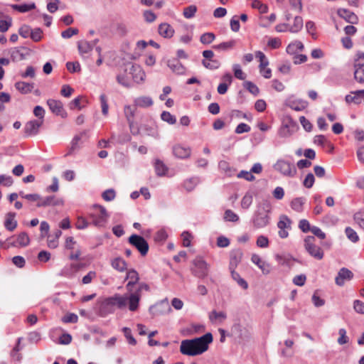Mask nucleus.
<instances>
[{
  "instance_id": "obj_63",
  "label": "nucleus",
  "mask_w": 364,
  "mask_h": 364,
  "mask_svg": "<svg viewBox=\"0 0 364 364\" xmlns=\"http://www.w3.org/2000/svg\"><path fill=\"white\" fill-rule=\"evenodd\" d=\"M314 181H315L314 176L313 175V173H309L305 177V178H304V180L303 181V185L306 188H311L313 186V185L314 183Z\"/></svg>"
},
{
  "instance_id": "obj_8",
  "label": "nucleus",
  "mask_w": 364,
  "mask_h": 364,
  "mask_svg": "<svg viewBox=\"0 0 364 364\" xmlns=\"http://www.w3.org/2000/svg\"><path fill=\"white\" fill-rule=\"evenodd\" d=\"M274 168L282 176L293 178L296 175L297 170L293 161L286 159H278L274 165Z\"/></svg>"
},
{
  "instance_id": "obj_28",
  "label": "nucleus",
  "mask_w": 364,
  "mask_h": 364,
  "mask_svg": "<svg viewBox=\"0 0 364 364\" xmlns=\"http://www.w3.org/2000/svg\"><path fill=\"white\" fill-rule=\"evenodd\" d=\"M131 73L132 74V77L134 82L139 83L144 80L146 75L139 65H132L131 68Z\"/></svg>"
},
{
  "instance_id": "obj_30",
  "label": "nucleus",
  "mask_w": 364,
  "mask_h": 364,
  "mask_svg": "<svg viewBox=\"0 0 364 364\" xmlns=\"http://www.w3.org/2000/svg\"><path fill=\"white\" fill-rule=\"evenodd\" d=\"M159 33L164 38H171L174 34V29L168 23H163L159 26Z\"/></svg>"
},
{
  "instance_id": "obj_13",
  "label": "nucleus",
  "mask_w": 364,
  "mask_h": 364,
  "mask_svg": "<svg viewBox=\"0 0 364 364\" xmlns=\"http://www.w3.org/2000/svg\"><path fill=\"white\" fill-rule=\"evenodd\" d=\"M284 105L291 109L299 112L305 109L308 107V102L291 95L286 99Z\"/></svg>"
},
{
  "instance_id": "obj_41",
  "label": "nucleus",
  "mask_w": 364,
  "mask_h": 364,
  "mask_svg": "<svg viewBox=\"0 0 364 364\" xmlns=\"http://www.w3.org/2000/svg\"><path fill=\"white\" fill-rule=\"evenodd\" d=\"M78 50L81 55L89 53L93 48V45L88 41H81L78 42Z\"/></svg>"
},
{
  "instance_id": "obj_56",
  "label": "nucleus",
  "mask_w": 364,
  "mask_h": 364,
  "mask_svg": "<svg viewBox=\"0 0 364 364\" xmlns=\"http://www.w3.org/2000/svg\"><path fill=\"white\" fill-rule=\"evenodd\" d=\"M168 237V235L165 230L161 229L158 230L154 235V240L156 242H164Z\"/></svg>"
},
{
  "instance_id": "obj_50",
  "label": "nucleus",
  "mask_w": 364,
  "mask_h": 364,
  "mask_svg": "<svg viewBox=\"0 0 364 364\" xmlns=\"http://www.w3.org/2000/svg\"><path fill=\"white\" fill-rule=\"evenodd\" d=\"M100 101L102 108V113L103 115L107 116L108 114L109 105L107 103V97L105 94H102L100 96Z\"/></svg>"
},
{
  "instance_id": "obj_24",
  "label": "nucleus",
  "mask_w": 364,
  "mask_h": 364,
  "mask_svg": "<svg viewBox=\"0 0 364 364\" xmlns=\"http://www.w3.org/2000/svg\"><path fill=\"white\" fill-rule=\"evenodd\" d=\"M251 261L261 269L264 274H268L270 272L269 264L263 261L258 255L253 254L251 257Z\"/></svg>"
},
{
  "instance_id": "obj_21",
  "label": "nucleus",
  "mask_w": 364,
  "mask_h": 364,
  "mask_svg": "<svg viewBox=\"0 0 364 364\" xmlns=\"http://www.w3.org/2000/svg\"><path fill=\"white\" fill-rule=\"evenodd\" d=\"M191 149L188 146H183L180 144H176L173 146V154L178 159H184L191 156Z\"/></svg>"
},
{
  "instance_id": "obj_49",
  "label": "nucleus",
  "mask_w": 364,
  "mask_h": 364,
  "mask_svg": "<svg viewBox=\"0 0 364 364\" xmlns=\"http://www.w3.org/2000/svg\"><path fill=\"white\" fill-rule=\"evenodd\" d=\"M12 25V18L7 16L6 19L0 20V32L4 33L9 30Z\"/></svg>"
},
{
  "instance_id": "obj_34",
  "label": "nucleus",
  "mask_w": 364,
  "mask_h": 364,
  "mask_svg": "<svg viewBox=\"0 0 364 364\" xmlns=\"http://www.w3.org/2000/svg\"><path fill=\"white\" fill-rule=\"evenodd\" d=\"M303 49L304 44L299 41H296L288 45L287 47V52L289 54L294 55L299 50H302Z\"/></svg>"
},
{
  "instance_id": "obj_64",
  "label": "nucleus",
  "mask_w": 364,
  "mask_h": 364,
  "mask_svg": "<svg viewBox=\"0 0 364 364\" xmlns=\"http://www.w3.org/2000/svg\"><path fill=\"white\" fill-rule=\"evenodd\" d=\"M355 223L364 230V211H359L354 215Z\"/></svg>"
},
{
  "instance_id": "obj_15",
  "label": "nucleus",
  "mask_w": 364,
  "mask_h": 364,
  "mask_svg": "<svg viewBox=\"0 0 364 364\" xmlns=\"http://www.w3.org/2000/svg\"><path fill=\"white\" fill-rule=\"evenodd\" d=\"M353 276V273L350 269L342 267L335 278V283L339 287H343L345 282L351 280Z\"/></svg>"
},
{
  "instance_id": "obj_51",
  "label": "nucleus",
  "mask_w": 364,
  "mask_h": 364,
  "mask_svg": "<svg viewBox=\"0 0 364 364\" xmlns=\"http://www.w3.org/2000/svg\"><path fill=\"white\" fill-rule=\"evenodd\" d=\"M161 118L163 121L168 123L169 124H174L176 122V117L172 115L169 112H162Z\"/></svg>"
},
{
  "instance_id": "obj_62",
  "label": "nucleus",
  "mask_w": 364,
  "mask_h": 364,
  "mask_svg": "<svg viewBox=\"0 0 364 364\" xmlns=\"http://www.w3.org/2000/svg\"><path fill=\"white\" fill-rule=\"evenodd\" d=\"M256 244L260 248H267L269 246V240L266 236L259 235L257 237Z\"/></svg>"
},
{
  "instance_id": "obj_46",
  "label": "nucleus",
  "mask_w": 364,
  "mask_h": 364,
  "mask_svg": "<svg viewBox=\"0 0 364 364\" xmlns=\"http://www.w3.org/2000/svg\"><path fill=\"white\" fill-rule=\"evenodd\" d=\"M255 56L259 60V70L264 69L265 67H267L269 65V60L266 58L265 55L262 51H257L255 53Z\"/></svg>"
},
{
  "instance_id": "obj_54",
  "label": "nucleus",
  "mask_w": 364,
  "mask_h": 364,
  "mask_svg": "<svg viewBox=\"0 0 364 364\" xmlns=\"http://www.w3.org/2000/svg\"><path fill=\"white\" fill-rule=\"evenodd\" d=\"M102 197L105 201H112L116 197V192L113 188L105 190L102 193Z\"/></svg>"
},
{
  "instance_id": "obj_20",
  "label": "nucleus",
  "mask_w": 364,
  "mask_h": 364,
  "mask_svg": "<svg viewBox=\"0 0 364 364\" xmlns=\"http://www.w3.org/2000/svg\"><path fill=\"white\" fill-rule=\"evenodd\" d=\"M63 204V200L55 196H48L45 198L41 197V200L37 203V207L56 206Z\"/></svg>"
},
{
  "instance_id": "obj_1",
  "label": "nucleus",
  "mask_w": 364,
  "mask_h": 364,
  "mask_svg": "<svg viewBox=\"0 0 364 364\" xmlns=\"http://www.w3.org/2000/svg\"><path fill=\"white\" fill-rule=\"evenodd\" d=\"M139 304L131 306L130 299L126 294H114L113 296L104 299L99 308V312L101 316H106L114 313L115 310H124L127 309L132 312L136 311L139 308Z\"/></svg>"
},
{
  "instance_id": "obj_11",
  "label": "nucleus",
  "mask_w": 364,
  "mask_h": 364,
  "mask_svg": "<svg viewBox=\"0 0 364 364\" xmlns=\"http://www.w3.org/2000/svg\"><path fill=\"white\" fill-rule=\"evenodd\" d=\"M128 241L139 252L141 256H146L147 255L149 246L143 237L133 234L129 237Z\"/></svg>"
},
{
  "instance_id": "obj_43",
  "label": "nucleus",
  "mask_w": 364,
  "mask_h": 364,
  "mask_svg": "<svg viewBox=\"0 0 364 364\" xmlns=\"http://www.w3.org/2000/svg\"><path fill=\"white\" fill-rule=\"evenodd\" d=\"M124 111L129 126L132 129L134 124V109L130 105H126Z\"/></svg>"
},
{
  "instance_id": "obj_32",
  "label": "nucleus",
  "mask_w": 364,
  "mask_h": 364,
  "mask_svg": "<svg viewBox=\"0 0 364 364\" xmlns=\"http://www.w3.org/2000/svg\"><path fill=\"white\" fill-rule=\"evenodd\" d=\"M306 199L304 197H298L294 198L291 201V208L296 212L301 213L304 210V205L305 204Z\"/></svg>"
},
{
  "instance_id": "obj_9",
  "label": "nucleus",
  "mask_w": 364,
  "mask_h": 364,
  "mask_svg": "<svg viewBox=\"0 0 364 364\" xmlns=\"http://www.w3.org/2000/svg\"><path fill=\"white\" fill-rule=\"evenodd\" d=\"M298 128V125L291 117L284 118L282 124L278 130V135L282 138L291 136Z\"/></svg>"
},
{
  "instance_id": "obj_12",
  "label": "nucleus",
  "mask_w": 364,
  "mask_h": 364,
  "mask_svg": "<svg viewBox=\"0 0 364 364\" xmlns=\"http://www.w3.org/2000/svg\"><path fill=\"white\" fill-rule=\"evenodd\" d=\"M171 311L167 299H164L149 308V312L154 316L169 314Z\"/></svg>"
},
{
  "instance_id": "obj_6",
  "label": "nucleus",
  "mask_w": 364,
  "mask_h": 364,
  "mask_svg": "<svg viewBox=\"0 0 364 364\" xmlns=\"http://www.w3.org/2000/svg\"><path fill=\"white\" fill-rule=\"evenodd\" d=\"M353 77L355 80L364 84V52L357 51L353 58Z\"/></svg>"
},
{
  "instance_id": "obj_26",
  "label": "nucleus",
  "mask_w": 364,
  "mask_h": 364,
  "mask_svg": "<svg viewBox=\"0 0 364 364\" xmlns=\"http://www.w3.org/2000/svg\"><path fill=\"white\" fill-rule=\"evenodd\" d=\"M16 214L9 212L6 215L4 221V227L9 231H14L17 227V221L15 220Z\"/></svg>"
},
{
  "instance_id": "obj_40",
  "label": "nucleus",
  "mask_w": 364,
  "mask_h": 364,
  "mask_svg": "<svg viewBox=\"0 0 364 364\" xmlns=\"http://www.w3.org/2000/svg\"><path fill=\"white\" fill-rule=\"evenodd\" d=\"M231 272L232 278L237 283V284L241 287L243 289H247L248 288L247 282L242 279L240 274L235 271V269H230Z\"/></svg>"
},
{
  "instance_id": "obj_2",
  "label": "nucleus",
  "mask_w": 364,
  "mask_h": 364,
  "mask_svg": "<svg viewBox=\"0 0 364 364\" xmlns=\"http://www.w3.org/2000/svg\"><path fill=\"white\" fill-rule=\"evenodd\" d=\"M125 279L129 280L125 287L127 290L125 294L129 296L131 306L136 305V304H140L141 292L142 291H149L150 290L149 286L144 282L139 283V274L135 269H129L127 272Z\"/></svg>"
},
{
  "instance_id": "obj_23",
  "label": "nucleus",
  "mask_w": 364,
  "mask_h": 364,
  "mask_svg": "<svg viewBox=\"0 0 364 364\" xmlns=\"http://www.w3.org/2000/svg\"><path fill=\"white\" fill-rule=\"evenodd\" d=\"M242 251L240 249L232 250L230 253V265L229 269H233L237 267L242 258Z\"/></svg>"
},
{
  "instance_id": "obj_29",
  "label": "nucleus",
  "mask_w": 364,
  "mask_h": 364,
  "mask_svg": "<svg viewBox=\"0 0 364 364\" xmlns=\"http://www.w3.org/2000/svg\"><path fill=\"white\" fill-rule=\"evenodd\" d=\"M85 134V132H83L77 135H75L70 143V147L69 149L68 152L65 155V156H67L68 155L73 154L76 151L79 150L80 148V142L82 138V136Z\"/></svg>"
},
{
  "instance_id": "obj_14",
  "label": "nucleus",
  "mask_w": 364,
  "mask_h": 364,
  "mask_svg": "<svg viewBox=\"0 0 364 364\" xmlns=\"http://www.w3.org/2000/svg\"><path fill=\"white\" fill-rule=\"evenodd\" d=\"M9 246L20 247L28 245L30 238L26 232H22L16 237H11L8 240Z\"/></svg>"
},
{
  "instance_id": "obj_37",
  "label": "nucleus",
  "mask_w": 364,
  "mask_h": 364,
  "mask_svg": "<svg viewBox=\"0 0 364 364\" xmlns=\"http://www.w3.org/2000/svg\"><path fill=\"white\" fill-rule=\"evenodd\" d=\"M15 87L21 93L26 94L32 91L33 88V84L25 82H17L15 84Z\"/></svg>"
},
{
  "instance_id": "obj_52",
  "label": "nucleus",
  "mask_w": 364,
  "mask_h": 364,
  "mask_svg": "<svg viewBox=\"0 0 364 364\" xmlns=\"http://www.w3.org/2000/svg\"><path fill=\"white\" fill-rule=\"evenodd\" d=\"M252 7L258 9L262 14H266L268 11V6L266 4H263L259 0H253Z\"/></svg>"
},
{
  "instance_id": "obj_22",
  "label": "nucleus",
  "mask_w": 364,
  "mask_h": 364,
  "mask_svg": "<svg viewBox=\"0 0 364 364\" xmlns=\"http://www.w3.org/2000/svg\"><path fill=\"white\" fill-rule=\"evenodd\" d=\"M337 13L341 18L351 24H356L358 22V16L348 9H339Z\"/></svg>"
},
{
  "instance_id": "obj_44",
  "label": "nucleus",
  "mask_w": 364,
  "mask_h": 364,
  "mask_svg": "<svg viewBox=\"0 0 364 364\" xmlns=\"http://www.w3.org/2000/svg\"><path fill=\"white\" fill-rule=\"evenodd\" d=\"M303 28V18L301 16H296L294 23L289 26V31L291 33H297Z\"/></svg>"
},
{
  "instance_id": "obj_57",
  "label": "nucleus",
  "mask_w": 364,
  "mask_h": 364,
  "mask_svg": "<svg viewBox=\"0 0 364 364\" xmlns=\"http://www.w3.org/2000/svg\"><path fill=\"white\" fill-rule=\"evenodd\" d=\"M244 86L250 93H252L255 96H257L259 92V88L257 87V86L252 82H250V81L245 82L244 83Z\"/></svg>"
},
{
  "instance_id": "obj_16",
  "label": "nucleus",
  "mask_w": 364,
  "mask_h": 364,
  "mask_svg": "<svg viewBox=\"0 0 364 364\" xmlns=\"http://www.w3.org/2000/svg\"><path fill=\"white\" fill-rule=\"evenodd\" d=\"M47 105L53 114L59 115L63 118L66 117L67 113L64 110L63 103L60 101L49 99L47 100Z\"/></svg>"
},
{
  "instance_id": "obj_45",
  "label": "nucleus",
  "mask_w": 364,
  "mask_h": 364,
  "mask_svg": "<svg viewBox=\"0 0 364 364\" xmlns=\"http://www.w3.org/2000/svg\"><path fill=\"white\" fill-rule=\"evenodd\" d=\"M203 65L209 70H216L220 68V63L218 60L216 59H210V60H202Z\"/></svg>"
},
{
  "instance_id": "obj_18",
  "label": "nucleus",
  "mask_w": 364,
  "mask_h": 364,
  "mask_svg": "<svg viewBox=\"0 0 364 364\" xmlns=\"http://www.w3.org/2000/svg\"><path fill=\"white\" fill-rule=\"evenodd\" d=\"M9 54L13 61H21L29 54V50L25 47H16L9 50Z\"/></svg>"
},
{
  "instance_id": "obj_60",
  "label": "nucleus",
  "mask_w": 364,
  "mask_h": 364,
  "mask_svg": "<svg viewBox=\"0 0 364 364\" xmlns=\"http://www.w3.org/2000/svg\"><path fill=\"white\" fill-rule=\"evenodd\" d=\"M77 321H78V316L74 313L67 314L62 318V321L65 323H75L77 322Z\"/></svg>"
},
{
  "instance_id": "obj_38",
  "label": "nucleus",
  "mask_w": 364,
  "mask_h": 364,
  "mask_svg": "<svg viewBox=\"0 0 364 364\" xmlns=\"http://www.w3.org/2000/svg\"><path fill=\"white\" fill-rule=\"evenodd\" d=\"M199 183L200 178L198 177H191L183 182V187L187 191L190 192L193 191Z\"/></svg>"
},
{
  "instance_id": "obj_17",
  "label": "nucleus",
  "mask_w": 364,
  "mask_h": 364,
  "mask_svg": "<svg viewBox=\"0 0 364 364\" xmlns=\"http://www.w3.org/2000/svg\"><path fill=\"white\" fill-rule=\"evenodd\" d=\"M43 121L33 119L28 121L24 127V132L27 136H35L39 132V128L42 126Z\"/></svg>"
},
{
  "instance_id": "obj_33",
  "label": "nucleus",
  "mask_w": 364,
  "mask_h": 364,
  "mask_svg": "<svg viewBox=\"0 0 364 364\" xmlns=\"http://www.w3.org/2000/svg\"><path fill=\"white\" fill-rule=\"evenodd\" d=\"M218 167L219 169L228 176H234L236 171L226 161H220L218 164Z\"/></svg>"
},
{
  "instance_id": "obj_4",
  "label": "nucleus",
  "mask_w": 364,
  "mask_h": 364,
  "mask_svg": "<svg viewBox=\"0 0 364 364\" xmlns=\"http://www.w3.org/2000/svg\"><path fill=\"white\" fill-rule=\"evenodd\" d=\"M270 210L271 204L267 200L260 203L257 205V210L255 212L252 218V222L255 228H262L269 223V213Z\"/></svg>"
},
{
  "instance_id": "obj_59",
  "label": "nucleus",
  "mask_w": 364,
  "mask_h": 364,
  "mask_svg": "<svg viewBox=\"0 0 364 364\" xmlns=\"http://www.w3.org/2000/svg\"><path fill=\"white\" fill-rule=\"evenodd\" d=\"M237 178H244L247 181H253L255 180V176L252 174V173L247 171H241L237 175Z\"/></svg>"
},
{
  "instance_id": "obj_3",
  "label": "nucleus",
  "mask_w": 364,
  "mask_h": 364,
  "mask_svg": "<svg viewBox=\"0 0 364 364\" xmlns=\"http://www.w3.org/2000/svg\"><path fill=\"white\" fill-rule=\"evenodd\" d=\"M213 335L207 333L203 336L191 340L181 341L180 351L186 355H200L208 349V345L213 342Z\"/></svg>"
},
{
  "instance_id": "obj_47",
  "label": "nucleus",
  "mask_w": 364,
  "mask_h": 364,
  "mask_svg": "<svg viewBox=\"0 0 364 364\" xmlns=\"http://www.w3.org/2000/svg\"><path fill=\"white\" fill-rule=\"evenodd\" d=\"M345 233L348 239L351 242H356L359 240V237L357 232L350 227L346 228Z\"/></svg>"
},
{
  "instance_id": "obj_48",
  "label": "nucleus",
  "mask_w": 364,
  "mask_h": 364,
  "mask_svg": "<svg viewBox=\"0 0 364 364\" xmlns=\"http://www.w3.org/2000/svg\"><path fill=\"white\" fill-rule=\"evenodd\" d=\"M197 12V6L195 5L188 6L183 9V14L186 18H192Z\"/></svg>"
},
{
  "instance_id": "obj_61",
  "label": "nucleus",
  "mask_w": 364,
  "mask_h": 364,
  "mask_svg": "<svg viewBox=\"0 0 364 364\" xmlns=\"http://www.w3.org/2000/svg\"><path fill=\"white\" fill-rule=\"evenodd\" d=\"M232 69L234 71V75L236 78L239 80H244L245 78V75L241 69V67L239 64H234L232 66Z\"/></svg>"
},
{
  "instance_id": "obj_5",
  "label": "nucleus",
  "mask_w": 364,
  "mask_h": 364,
  "mask_svg": "<svg viewBox=\"0 0 364 364\" xmlns=\"http://www.w3.org/2000/svg\"><path fill=\"white\" fill-rule=\"evenodd\" d=\"M92 208L93 211L89 213L91 223L97 228L105 227L109 217L106 208L99 204H94Z\"/></svg>"
},
{
  "instance_id": "obj_27",
  "label": "nucleus",
  "mask_w": 364,
  "mask_h": 364,
  "mask_svg": "<svg viewBox=\"0 0 364 364\" xmlns=\"http://www.w3.org/2000/svg\"><path fill=\"white\" fill-rule=\"evenodd\" d=\"M167 65L168 68L175 73L181 75L185 73V68L181 63L176 58L168 60Z\"/></svg>"
},
{
  "instance_id": "obj_42",
  "label": "nucleus",
  "mask_w": 364,
  "mask_h": 364,
  "mask_svg": "<svg viewBox=\"0 0 364 364\" xmlns=\"http://www.w3.org/2000/svg\"><path fill=\"white\" fill-rule=\"evenodd\" d=\"M235 45H236V41L230 40L227 42H223L218 45H215L213 46V48L214 49L218 50H228L233 48Z\"/></svg>"
},
{
  "instance_id": "obj_35",
  "label": "nucleus",
  "mask_w": 364,
  "mask_h": 364,
  "mask_svg": "<svg viewBox=\"0 0 364 364\" xmlns=\"http://www.w3.org/2000/svg\"><path fill=\"white\" fill-rule=\"evenodd\" d=\"M10 6L16 11H18L20 13H26L31 10H33L36 8V4L34 3H31L29 4H11Z\"/></svg>"
},
{
  "instance_id": "obj_7",
  "label": "nucleus",
  "mask_w": 364,
  "mask_h": 364,
  "mask_svg": "<svg viewBox=\"0 0 364 364\" xmlns=\"http://www.w3.org/2000/svg\"><path fill=\"white\" fill-rule=\"evenodd\" d=\"M209 268V264L202 257H197L192 261L191 272L194 277L204 279L208 275Z\"/></svg>"
},
{
  "instance_id": "obj_55",
  "label": "nucleus",
  "mask_w": 364,
  "mask_h": 364,
  "mask_svg": "<svg viewBox=\"0 0 364 364\" xmlns=\"http://www.w3.org/2000/svg\"><path fill=\"white\" fill-rule=\"evenodd\" d=\"M224 219L230 222H237L239 220V216L232 210L228 209L225 211Z\"/></svg>"
},
{
  "instance_id": "obj_19",
  "label": "nucleus",
  "mask_w": 364,
  "mask_h": 364,
  "mask_svg": "<svg viewBox=\"0 0 364 364\" xmlns=\"http://www.w3.org/2000/svg\"><path fill=\"white\" fill-rule=\"evenodd\" d=\"M364 99V90L351 91L350 94L346 95L345 101L348 105H360Z\"/></svg>"
},
{
  "instance_id": "obj_36",
  "label": "nucleus",
  "mask_w": 364,
  "mask_h": 364,
  "mask_svg": "<svg viewBox=\"0 0 364 364\" xmlns=\"http://www.w3.org/2000/svg\"><path fill=\"white\" fill-rule=\"evenodd\" d=\"M111 265L114 269L121 272H124L127 269V263L121 257H117L112 259Z\"/></svg>"
},
{
  "instance_id": "obj_31",
  "label": "nucleus",
  "mask_w": 364,
  "mask_h": 364,
  "mask_svg": "<svg viewBox=\"0 0 364 364\" xmlns=\"http://www.w3.org/2000/svg\"><path fill=\"white\" fill-rule=\"evenodd\" d=\"M134 105L141 108L149 107L153 105L154 102L151 97L148 96H141L136 98L134 101Z\"/></svg>"
},
{
  "instance_id": "obj_53",
  "label": "nucleus",
  "mask_w": 364,
  "mask_h": 364,
  "mask_svg": "<svg viewBox=\"0 0 364 364\" xmlns=\"http://www.w3.org/2000/svg\"><path fill=\"white\" fill-rule=\"evenodd\" d=\"M253 201L252 196L250 193H246L241 200V206L243 209H248L252 205Z\"/></svg>"
},
{
  "instance_id": "obj_25",
  "label": "nucleus",
  "mask_w": 364,
  "mask_h": 364,
  "mask_svg": "<svg viewBox=\"0 0 364 364\" xmlns=\"http://www.w3.org/2000/svg\"><path fill=\"white\" fill-rule=\"evenodd\" d=\"M233 331L242 341L247 340L250 338L251 333L245 327L240 323H235L232 327Z\"/></svg>"
},
{
  "instance_id": "obj_58",
  "label": "nucleus",
  "mask_w": 364,
  "mask_h": 364,
  "mask_svg": "<svg viewBox=\"0 0 364 364\" xmlns=\"http://www.w3.org/2000/svg\"><path fill=\"white\" fill-rule=\"evenodd\" d=\"M215 38L213 33H205L200 36V41L203 44H209L214 41Z\"/></svg>"
},
{
  "instance_id": "obj_10",
  "label": "nucleus",
  "mask_w": 364,
  "mask_h": 364,
  "mask_svg": "<svg viewBox=\"0 0 364 364\" xmlns=\"http://www.w3.org/2000/svg\"><path fill=\"white\" fill-rule=\"evenodd\" d=\"M304 247L307 252L314 258L321 260L323 258V250L315 244L314 236H307L304 240Z\"/></svg>"
},
{
  "instance_id": "obj_39",
  "label": "nucleus",
  "mask_w": 364,
  "mask_h": 364,
  "mask_svg": "<svg viewBox=\"0 0 364 364\" xmlns=\"http://www.w3.org/2000/svg\"><path fill=\"white\" fill-rule=\"evenodd\" d=\"M156 173L158 176H164L168 171L167 166L159 159H156L154 164Z\"/></svg>"
}]
</instances>
